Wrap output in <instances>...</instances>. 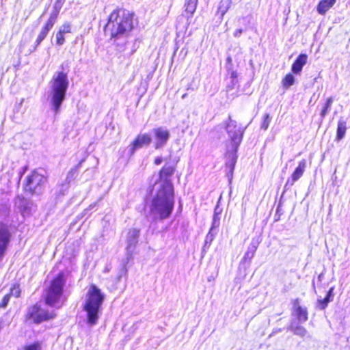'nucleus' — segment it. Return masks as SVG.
Segmentation results:
<instances>
[{"instance_id":"obj_1","label":"nucleus","mask_w":350,"mask_h":350,"mask_svg":"<svg viewBox=\"0 0 350 350\" xmlns=\"http://www.w3.org/2000/svg\"><path fill=\"white\" fill-rule=\"evenodd\" d=\"M174 196L172 183L165 181L157 187L150 204V214L154 220L168 218L174 209Z\"/></svg>"},{"instance_id":"obj_2","label":"nucleus","mask_w":350,"mask_h":350,"mask_svg":"<svg viewBox=\"0 0 350 350\" xmlns=\"http://www.w3.org/2000/svg\"><path fill=\"white\" fill-rule=\"evenodd\" d=\"M133 28V14L126 10L117 9L110 14L105 33L111 38L119 39L127 36Z\"/></svg>"},{"instance_id":"obj_3","label":"nucleus","mask_w":350,"mask_h":350,"mask_svg":"<svg viewBox=\"0 0 350 350\" xmlns=\"http://www.w3.org/2000/svg\"><path fill=\"white\" fill-rule=\"evenodd\" d=\"M69 85V80L66 72H55L50 82L48 97L53 111L59 112L61 105L66 98V94Z\"/></svg>"},{"instance_id":"obj_4","label":"nucleus","mask_w":350,"mask_h":350,"mask_svg":"<svg viewBox=\"0 0 350 350\" xmlns=\"http://www.w3.org/2000/svg\"><path fill=\"white\" fill-rule=\"evenodd\" d=\"M105 295L94 284L90 287L83 305V309L87 314V323L92 326L98 323L102 310V304Z\"/></svg>"},{"instance_id":"obj_5","label":"nucleus","mask_w":350,"mask_h":350,"mask_svg":"<svg viewBox=\"0 0 350 350\" xmlns=\"http://www.w3.org/2000/svg\"><path fill=\"white\" fill-rule=\"evenodd\" d=\"M65 284L63 274H59L51 283L45 295L46 304L51 306L59 308L62 305L60 301Z\"/></svg>"},{"instance_id":"obj_6","label":"nucleus","mask_w":350,"mask_h":350,"mask_svg":"<svg viewBox=\"0 0 350 350\" xmlns=\"http://www.w3.org/2000/svg\"><path fill=\"white\" fill-rule=\"evenodd\" d=\"M46 182V178L38 170H33L27 176L24 184V190L31 194L40 195Z\"/></svg>"},{"instance_id":"obj_7","label":"nucleus","mask_w":350,"mask_h":350,"mask_svg":"<svg viewBox=\"0 0 350 350\" xmlns=\"http://www.w3.org/2000/svg\"><path fill=\"white\" fill-rule=\"evenodd\" d=\"M226 130L231 140V147L234 148V150H237L242 141L244 129L238 126L237 122L229 117L228 122L226 125Z\"/></svg>"},{"instance_id":"obj_8","label":"nucleus","mask_w":350,"mask_h":350,"mask_svg":"<svg viewBox=\"0 0 350 350\" xmlns=\"http://www.w3.org/2000/svg\"><path fill=\"white\" fill-rule=\"evenodd\" d=\"M55 316L53 311L49 312L41 308L38 304L29 308L27 312V317L34 323H39L54 318Z\"/></svg>"},{"instance_id":"obj_9","label":"nucleus","mask_w":350,"mask_h":350,"mask_svg":"<svg viewBox=\"0 0 350 350\" xmlns=\"http://www.w3.org/2000/svg\"><path fill=\"white\" fill-rule=\"evenodd\" d=\"M139 230L136 228L130 229L126 235V260L129 261L133 254L136 245L138 243Z\"/></svg>"},{"instance_id":"obj_10","label":"nucleus","mask_w":350,"mask_h":350,"mask_svg":"<svg viewBox=\"0 0 350 350\" xmlns=\"http://www.w3.org/2000/svg\"><path fill=\"white\" fill-rule=\"evenodd\" d=\"M152 132L154 137V148L156 149L163 147L170 137L169 130L163 126L155 128Z\"/></svg>"},{"instance_id":"obj_11","label":"nucleus","mask_w":350,"mask_h":350,"mask_svg":"<svg viewBox=\"0 0 350 350\" xmlns=\"http://www.w3.org/2000/svg\"><path fill=\"white\" fill-rule=\"evenodd\" d=\"M237 150H235L234 148L231 147V149H228L226 154V174L230 180L232 178L234 166L237 160Z\"/></svg>"},{"instance_id":"obj_12","label":"nucleus","mask_w":350,"mask_h":350,"mask_svg":"<svg viewBox=\"0 0 350 350\" xmlns=\"http://www.w3.org/2000/svg\"><path fill=\"white\" fill-rule=\"evenodd\" d=\"M11 234L8 227L0 224V260L3 258L8 243L10 241Z\"/></svg>"},{"instance_id":"obj_13","label":"nucleus","mask_w":350,"mask_h":350,"mask_svg":"<svg viewBox=\"0 0 350 350\" xmlns=\"http://www.w3.org/2000/svg\"><path fill=\"white\" fill-rule=\"evenodd\" d=\"M150 135L148 133L139 134L131 145L130 152L133 154L135 151L144 146H148L152 142Z\"/></svg>"},{"instance_id":"obj_14","label":"nucleus","mask_w":350,"mask_h":350,"mask_svg":"<svg viewBox=\"0 0 350 350\" xmlns=\"http://www.w3.org/2000/svg\"><path fill=\"white\" fill-rule=\"evenodd\" d=\"M306 168V161L302 159L298 164L295 171L291 175V177L288 178L286 183V186H293L294 183L297 181L304 174Z\"/></svg>"},{"instance_id":"obj_15","label":"nucleus","mask_w":350,"mask_h":350,"mask_svg":"<svg viewBox=\"0 0 350 350\" xmlns=\"http://www.w3.org/2000/svg\"><path fill=\"white\" fill-rule=\"evenodd\" d=\"M293 310L300 323L306 322L308 320V311L306 308H302L299 304V299H296L293 303Z\"/></svg>"},{"instance_id":"obj_16","label":"nucleus","mask_w":350,"mask_h":350,"mask_svg":"<svg viewBox=\"0 0 350 350\" xmlns=\"http://www.w3.org/2000/svg\"><path fill=\"white\" fill-rule=\"evenodd\" d=\"M307 61L308 55L304 53L300 54L292 65V72L295 74H300L303 67L306 64Z\"/></svg>"},{"instance_id":"obj_17","label":"nucleus","mask_w":350,"mask_h":350,"mask_svg":"<svg viewBox=\"0 0 350 350\" xmlns=\"http://www.w3.org/2000/svg\"><path fill=\"white\" fill-rule=\"evenodd\" d=\"M260 241L258 240L252 239L250 244L249 245L247 251L245 252L243 260H251L256 253V251L258 249V247L259 245Z\"/></svg>"},{"instance_id":"obj_18","label":"nucleus","mask_w":350,"mask_h":350,"mask_svg":"<svg viewBox=\"0 0 350 350\" xmlns=\"http://www.w3.org/2000/svg\"><path fill=\"white\" fill-rule=\"evenodd\" d=\"M346 131H347V122L343 119V118H340L338 122L336 140H337V141L341 140L345 137Z\"/></svg>"},{"instance_id":"obj_19","label":"nucleus","mask_w":350,"mask_h":350,"mask_svg":"<svg viewBox=\"0 0 350 350\" xmlns=\"http://www.w3.org/2000/svg\"><path fill=\"white\" fill-rule=\"evenodd\" d=\"M74 174H75V172H74L73 170H70L68 172L67 177L65 180V183L62 184L61 185H59L58 187V190H57V192L59 193L58 196H64L66 194V193L68 191L69 183L70 182V180L73 178Z\"/></svg>"},{"instance_id":"obj_20","label":"nucleus","mask_w":350,"mask_h":350,"mask_svg":"<svg viewBox=\"0 0 350 350\" xmlns=\"http://www.w3.org/2000/svg\"><path fill=\"white\" fill-rule=\"evenodd\" d=\"M174 171V169L172 166H164L161 169V170L160 171V177L161 179H163V180L160 183H159L158 187H159V186L166 180L171 183L170 180H169V178L173 174Z\"/></svg>"},{"instance_id":"obj_21","label":"nucleus","mask_w":350,"mask_h":350,"mask_svg":"<svg viewBox=\"0 0 350 350\" xmlns=\"http://www.w3.org/2000/svg\"><path fill=\"white\" fill-rule=\"evenodd\" d=\"M336 0H322L319 2L317 11L321 14H325V12L331 8L336 3Z\"/></svg>"},{"instance_id":"obj_22","label":"nucleus","mask_w":350,"mask_h":350,"mask_svg":"<svg viewBox=\"0 0 350 350\" xmlns=\"http://www.w3.org/2000/svg\"><path fill=\"white\" fill-rule=\"evenodd\" d=\"M232 4L231 0H221L219 2L217 8V13L220 14V18L222 19L225 14L228 12Z\"/></svg>"},{"instance_id":"obj_23","label":"nucleus","mask_w":350,"mask_h":350,"mask_svg":"<svg viewBox=\"0 0 350 350\" xmlns=\"http://www.w3.org/2000/svg\"><path fill=\"white\" fill-rule=\"evenodd\" d=\"M198 0H186L185 3V11L193 14L197 8Z\"/></svg>"},{"instance_id":"obj_24","label":"nucleus","mask_w":350,"mask_h":350,"mask_svg":"<svg viewBox=\"0 0 350 350\" xmlns=\"http://www.w3.org/2000/svg\"><path fill=\"white\" fill-rule=\"evenodd\" d=\"M294 83H295V77L291 73L287 74L284 77V78L282 80V85L283 88L286 90L288 89Z\"/></svg>"},{"instance_id":"obj_25","label":"nucleus","mask_w":350,"mask_h":350,"mask_svg":"<svg viewBox=\"0 0 350 350\" xmlns=\"http://www.w3.org/2000/svg\"><path fill=\"white\" fill-rule=\"evenodd\" d=\"M290 329L297 336H299L301 337H304L307 334V330L302 326L297 325V326H293L291 325L290 327Z\"/></svg>"},{"instance_id":"obj_26","label":"nucleus","mask_w":350,"mask_h":350,"mask_svg":"<svg viewBox=\"0 0 350 350\" xmlns=\"http://www.w3.org/2000/svg\"><path fill=\"white\" fill-rule=\"evenodd\" d=\"M333 101L334 100L332 97H329L327 99L325 105L321 111V116L322 118H324L327 112L330 110Z\"/></svg>"},{"instance_id":"obj_27","label":"nucleus","mask_w":350,"mask_h":350,"mask_svg":"<svg viewBox=\"0 0 350 350\" xmlns=\"http://www.w3.org/2000/svg\"><path fill=\"white\" fill-rule=\"evenodd\" d=\"M49 30L46 29L45 27H42L39 35L38 36V38L36 40V46H38L42 41L46 38L49 33Z\"/></svg>"},{"instance_id":"obj_28","label":"nucleus","mask_w":350,"mask_h":350,"mask_svg":"<svg viewBox=\"0 0 350 350\" xmlns=\"http://www.w3.org/2000/svg\"><path fill=\"white\" fill-rule=\"evenodd\" d=\"M66 0H56L53 6V11L52 14L58 16L63 5Z\"/></svg>"},{"instance_id":"obj_29","label":"nucleus","mask_w":350,"mask_h":350,"mask_svg":"<svg viewBox=\"0 0 350 350\" xmlns=\"http://www.w3.org/2000/svg\"><path fill=\"white\" fill-rule=\"evenodd\" d=\"M57 16H58L51 13L49 20L46 23L44 27H45L46 29H47L48 30L50 31L52 29V27H53V25L57 20Z\"/></svg>"},{"instance_id":"obj_30","label":"nucleus","mask_w":350,"mask_h":350,"mask_svg":"<svg viewBox=\"0 0 350 350\" xmlns=\"http://www.w3.org/2000/svg\"><path fill=\"white\" fill-rule=\"evenodd\" d=\"M328 304L329 303L327 301H325V299H318V300L317 301L316 307H317V308H318L319 310H323L327 308Z\"/></svg>"},{"instance_id":"obj_31","label":"nucleus","mask_w":350,"mask_h":350,"mask_svg":"<svg viewBox=\"0 0 350 350\" xmlns=\"http://www.w3.org/2000/svg\"><path fill=\"white\" fill-rule=\"evenodd\" d=\"M71 31V25L69 23H65L62 25L59 29L62 33L66 34L68 33H70Z\"/></svg>"},{"instance_id":"obj_32","label":"nucleus","mask_w":350,"mask_h":350,"mask_svg":"<svg viewBox=\"0 0 350 350\" xmlns=\"http://www.w3.org/2000/svg\"><path fill=\"white\" fill-rule=\"evenodd\" d=\"M271 122V118L269 114H265L264 116L263 122L261 124V128L264 130H267Z\"/></svg>"},{"instance_id":"obj_33","label":"nucleus","mask_w":350,"mask_h":350,"mask_svg":"<svg viewBox=\"0 0 350 350\" xmlns=\"http://www.w3.org/2000/svg\"><path fill=\"white\" fill-rule=\"evenodd\" d=\"M64 33H62L60 31H58V32L56 34V43L57 44L61 46L64 43L65 39H64Z\"/></svg>"},{"instance_id":"obj_34","label":"nucleus","mask_w":350,"mask_h":350,"mask_svg":"<svg viewBox=\"0 0 350 350\" xmlns=\"http://www.w3.org/2000/svg\"><path fill=\"white\" fill-rule=\"evenodd\" d=\"M334 287H331L327 293L326 297L324 298L328 303L333 301L334 299Z\"/></svg>"},{"instance_id":"obj_35","label":"nucleus","mask_w":350,"mask_h":350,"mask_svg":"<svg viewBox=\"0 0 350 350\" xmlns=\"http://www.w3.org/2000/svg\"><path fill=\"white\" fill-rule=\"evenodd\" d=\"M20 293H21V290H20L18 286H14L10 289V296H14L16 297H18L20 296Z\"/></svg>"},{"instance_id":"obj_36","label":"nucleus","mask_w":350,"mask_h":350,"mask_svg":"<svg viewBox=\"0 0 350 350\" xmlns=\"http://www.w3.org/2000/svg\"><path fill=\"white\" fill-rule=\"evenodd\" d=\"M219 220H220V218H219V216H218V214L217 213H214L211 230L215 227L219 226Z\"/></svg>"},{"instance_id":"obj_37","label":"nucleus","mask_w":350,"mask_h":350,"mask_svg":"<svg viewBox=\"0 0 350 350\" xmlns=\"http://www.w3.org/2000/svg\"><path fill=\"white\" fill-rule=\"evenodd\" d=\"M10 297V294L5 295L3 297L1 302L0 303V306L1 307H3V308L7 306L8 303L9 302Z\"/></svg>"},{"instance_id":"obj_38","label":"nucleus","mask_w":350,"mask_h":350,"mask_svg":"<svg viewBox=\"0 0 350 350\" xmlns=\"http://www.w3.org/2000/svg\"><path fill=\"white\" fill-rule=\"evenodd\" d=\"M213 234L209 232L208 233V234L206 235V240H205V244H211V241H213Z\"/></svg>"},{"instance_id":"obj_39","label":"nucleus","mask_w":350,"mask_h":350,"mask_svg":"<svg viewBox=\"0 0 350 350\" xmlns=\"http://www.w3.org/2000/svg\"><path fill=\"white\" fill-rule=\"evenodd\" d=\"M40 346L38 344L31 345L25 348V350H38Z\"/></svg>"},{"instance_id":"obj_40","label":"nucleus","mask_w":350,"mask_h":350,"mask_svg":"<svg viewBox=\"0 0 350 350\" xmlns=\"http://www.w3.org/2000/svg\"><path fill=\"white\" fill-rule=\"evenodd\" d=\"M243 30L242 29H237L234 31L233 36L235 38H239L241 36V33H243Z\"/></svg>"},{"instance_id":"obj_41","label":"nucleus","mask_w":350,"mask_h":350,"mask_svg":"<svg viewBox=\"0 0 350 350\" xmlns=\"http://www.w3.org/2000/svg\"><path fill=\"white\" fill-rule=\"evenodd\" d=\"M229 73L233 81L237 78V73L236 71L232 70Z\"/></svg>"},{"instance_id":"obj_42","label":"nucleus","mask_w":350,"mask_h":350,"mask_svg":"<svg viewBox=\"0 0 350 350\" xmlns=\"http://www.w3.org/2000/svg\"><path fill=\"white\" fill-rule=\"evenodd\" d=\"M162 161H163V159L161 157H157L154 159V164L157 165H159L162 163Z\"/></svg>"},{"instance_id":"obj_43","label":"nucleus","mask_w":350,"mask_h":350,"mask_svg":"<svg viewBox=\"0 0 350 350\" xmlns=\"http://www.w3.org/2000/svg\"><path fill=\"white\" fill-rule=\"evenodd\" d=\"M324 274L323 273H320L318 276V280L319 282H321L323 278Z\"/></svg>"},{"instance_id":"obj_44","label":"nucleus","mask_w":350,"mask_h":350,"mask_svg":"<svg viewBox=\"0 0 350 350\" xmlns=\"http://www.w3.org/2000/svg\"><path fill=\"white\" fill-rule=\"evenodd\" d=\"M217 209H218V208H217V207H216V208H215L214 213H217L218 214V216H219V214H220V211H217Z\"/></svg>"},{"instance_id":"obj_45","label":"nucleus","mask_w":350,"mask_h":350,"mask_svg":"<svg viewBox=\"0 0 350 350\" xmlns=\"http://www.w3.org/2000/svg\"><path fill=\"white\" fill-rule=\"evenodd\" d=\"M227 60H228V62H230V61H231V57H228L227 58Z\"/></svg>"},{"instance_id":"obj_46","label":"nucleus","mask_w":350,"mask_h":350,"mask_svg":"<svg viewBox=\"0 0 350 350\" xmlns=\"http://www.w3.org/2000/svg\"><path fill=\"white\" fill-rule=\"evenodd\" d=\"M106 272H108L109 271V269H108L107 267H106L105 270Z\"/></svg>"},{"instance_id":"obj_47","label":"nucleus","mask_w":350,"mask_h":350,"mask_svg":"<svg viewBox=\"0 0 350 350\" xmlns=\"http://www.w3.org/2000/svg\"><path fill=\"white\" fill-rule=\"evenodd\" d=\"M185 97H186V94H184V95L182 96V98H185Z\"/></svg>"}]
</instances>
